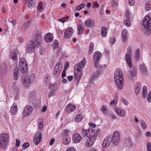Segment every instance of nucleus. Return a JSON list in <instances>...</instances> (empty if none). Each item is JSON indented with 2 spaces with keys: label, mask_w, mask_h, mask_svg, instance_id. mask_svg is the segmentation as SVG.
Listing matches in <instances>:
<instances>
[{
  "label": "nucleus",
  "mask_w": 151,
  "mask_h": 151,
  "mask_svg": "<svg viewBox=\"0 0 151 151\" xmlns=\"http://www.w3.org/2000/svg\"><path fill=\"white\" fill-rule=\"evenodd\" d=\"M83 118V116L81 114L77 115L74 119V121L76 122H78L81 121Z\"/></svg>",
  "instance_id": "obj_37"
},
{
  "label": "nucleus",
  "mask_w": 151,
  "mask_h": 151,
  "mask_svg": "<svg viewBox=\"0 0 151 151\" xmlns=\"http://www.w3.org/2000/svg\"><path fill=\"white\" fill-rule=\"evenodd\" d=\"M139 122L140 126L143 129H146L147 127V125L145 122L142 120H140Z\"/></svg>",
  "instance_id": "obj_42"
},
{
  "label": "nucleus",
  "mask_w": 151,
  "mask_h": 151,
  "mask_svg": "<svg viewBox=\"0 0 151 151\" xmlns=\"http://www.w3.org/2000/svg\"><path fill=\"white\" fill-rule=\"evenodd\" d=\"M55 93V91L53 88H50L49 89V92L48 93V96L49 98L53 95Z\"/></svg>",
  "instance_id": "obj_46"
},
{
  "label": "nucleus",
  "mask_w": 151,
  "mask_h": 151,
  "mask_svg": "<svg viewBox=\"0 0 151 151\" xmlns=\"http://www.w3.org/2000/svg\"><path fill=\"white\" fill-rule=\"evenodd\" d=\"M111 142V137L109 136L106 137L103 141L102 147L104 148H106L110 145Z\"/></svg>",
  "instance_id": "obj_17"
},
{
  "label": "nucleus",
  "mask_w": 151,
  "mask_h": 151,
  "mask_svg": "<svg viewBox=\"0 0 151 151\" xmlns=\"http://www.w3.org/2000/svg\"><path fill=\"white\" fill-rule=\"evenodd\" d=\"M96 137L95 131L92 130L89 135V137L87 140L86 144V147L89 148L93 145L95 141Z\"/></svg>",
  "instance_id": "obj_5"
},
{
  "label": "nucleus",
  "mask_w": 151,
  "mask_h": 151,
  "mask_svg": "<svg viewBox=\"0 0 151 151\" xmlns=\"http://www.w3.org/2000/svg\"><path fill=\"white\" fill-rule=\"evenodd\" d=\"M116 86L117 87L122 89L123 88L124 85V80H119L116 81H115Z\"/></svg>",
  "instance_id": "obj_27"
},
{
  "label": "nucleus",
  "mask_w": 151,
  "mask_h": 151,
  "mask_svg": "<svg viewBox=\"0 0 151 151\" xmlns=\"http://www.w3.org/2000/svg\"><path fill=\"white\" fill-rule=\"evenodd\" d=\"M36 2V0H30L28 4V7L29 8L31 9L34 7Z\"/></svg>",
  "instance_id": "obj_40"
},
{
  "label": "nucleus",
  "mask_w": 151,
  "mask_h": 151,
  "mask_svg": "<svg viewBox=\"0 0 151 151\" xmlns=\"http://www.w3.org/2000/svg\"><path fill=\"white\" fill-rule=\"evenodd\" d=\"M141 88V85L139 82H137L135 85L134 89L135 92L137 95L139 93Z\"/></svg>",
  "instance_id": "obj_31"
},
{
  "label": "nucleus",
  "mask_w": 151,
  "mask_h": 151,
  "mask_svg": "<svg viewBox=\"0 0 151 151\" xmlns=\"http://www.w3.org/2000/svg\"><path fill=\"white\" fill-rule=\"evenodd\" d=\"M76 108V107L74 106L71 104H69L66 107L65 111L67 112H70L73 111Z\"/></svg>",
  "instance_id": "obj_24"
},
{
  "label": "nucleus",
  "mask_w": 151,
  "mask_h": 151,
  "mask_svg": "<svg viewBox=\"0 0 151 151\" xmlns=\"http://www.w3.org/2000/svg\"><path fill=\"white\" fill-rule=\"evenodd\" d=\"M121 100L122 102L126 105H127L128 104V101L126 100L124 98L122 97L121 98Z\"/></svg>",
  "instance_id": "obj_57"
},
{
  "label": "nucleus",
  "mask_w": 151,
  "mask_h": 151,
  "mask_svg": "<svg viewBox=\"0 0 151 151\" xmlns=\"http://www.w3.org/2000/svg\"><path fill=\"white\" fill-rule=\"evenodd\" d=\"M62 66V65L60 61H59L56 63L54 69V76H59L61 71Z\"/></svg>",
  "instance_id": "obj_10"
},
{
  "label": "nucleus",
  "mask_w": 151,
  "mask_h": 151,
  "mask_svg": "<svg viewBox=\"0 0 151 151\" xmlns=\"http://www.w3.org/2000/svg\"><path fill=\"white\" fill-rule=\"evenodd\" d=\"M145 8L147 11L150 10L151 9V0L146 1Z\"/></svg>",
  "instance_id": "obj_39"
},
{
  "label": "nucleus",
  "mask_w": 151,
  "mask_h": 151,
  "mask_svg": "<svg viewBox=\"0 0 151 151\" xmlns=\"http://www.w3.org/2000/svg\"><path fill=\"white\" fill-rule=\"evenodd\" d=\"M42 139V134L39 132H37L35 134L34 137L33 141L35 142L36 145H38L41 142Z\"/></svg>",
  "instance_id": "obj_13"
},
{
  "label": "nucleus",
  "mask_w": 151,
  "mask_h": 151,
  "mask_svg": "<svg viewBox=\"0 0 151 151\" xmlns=\"http://www.w3.org/2000/svg\"><path fill=\"white\" fill-rule=\"evenodd\" d=\"M45 3L42 2H40L39 3L38 6L37 7V12L40 13L42 12L44 9L45 8Z\"/></svg>",
  "instance_id": "obj_22"
},
{
  "label": "nucleus",
  "mask_w": 151,
  "mask_h": 151,
  "mask_svg": "<svg viewBox=\"0 0 151 151\" xmlns=\"http://www.w3.org/2000/svg\"><path fill=\"white\" fill-rule=\"evenodd\" d=\"M50 79V77L49 75L47 74L45 75L44 77V80L46 83H48Z\"/></svg>",
  "instance_id": "obj_49"
},
{
  "label": "nucleus",
  "mask_w": 151,
  "mask_h": 151,
  "mask_svg": "<svg viewBox=\"0 0 151 151\" xmlns=\"http://www.w3.org/2000/svg\"><path fill=\"white\" fill-rule=\"evenodd\" d=\"M73 33V29L72 27L68 28L64 32V37L67 39L71 37Z\"/></svg>",
  "instance_id": "obj_16"
},
{
  "label": "nucleus",
  "mask_w": 151,
  "mask_h": 151,
  "mask_svg": "<svg viewBox=\"0 0 151 151\" xmlns=\"http://www.w3.org/2000/svg\"><path fill=\"white\" fill-rule=\"evenodd\" d=\"M53 35L51 33L46 34L44 37L45 40L47 43L51 42L53 40Z\"/></svg>",
  "instance_id": "obj_21"
},
{
  "label": "nucleus",
  "mask_w": 151,
  "mask_h": 151,
  "mask_svg": "<svg viewBox=\"0 0 151 151\" xmlns=\"http://www.w3.org/2000/svg\"><path fill=\"white\" fill-rule=\"evenodd\" d=\"M147 99L149 102H151V91H150L147 95Z\"/></svg>",
  "instance_id": "obj_56"
},
{
  "label": "nucleus",
  "mask_w": 151,
  "mask_h": 151,
  "mask_svg": "<svg viewBox=\"0 0 151 151\" xmlns=\"http://www.w3.org/2000/svg\"><path fill=\"white\" fill-rule=\"evenodd\" d=\"M85 6L84 3H82L81 4L77 6L76 7V9L78 11H80Z\"/></svg>",
  "instance_id": "obj_47"
},
{
  "label": "nucleus",
  "mask_w": 151,
  "mask_h": 151,
  "mask_svg": "<svg viewBox=\"0 0 151 151\" xmlns=\"http://www.w3.org/2000/svg\"><path fill=\"white\" fill-rule=\"evenodd\" d=\"M18 53L17 52H12L9 56L10 58L15 61L17 62L18 60L17 56Z\"/></svg>",
  "instance_id": "obj_25"
},
{
  "label": "nucleus",
  "mask_w": 151,
  "mask_h": 151,
  "mask_svg": "<svg viewBox=\"0 0 151 151\" xmlns=\"http://www.w3.org/2000/svg\"><path fill=\"white\" fill-rule=\"evenodd\" d=\"M92 130L95 131L94 129H91L89 130L82 129L80 133L82 136L84 137L87 136L89 137V135L90 134Z\"/></svg>",
  "instance_id": "obj_14"
},
{
  "label": "nucleus",
  "mask_w": 151,
  "mask_h": 151,
  "mask_svg": "<svg viewBox=\"0 0 151 151\" xmlns=\"http://www.w3.org/2000/svg\"><path fill=\"white\" fill-rule=\"evenodd\" d=\"M92 6H93V8H94V7H98L99 6V4L97 3L94 2L93 3V4H92Z\"/></svg>",
  "instance_id": "obj_63"
},
{
  "label": "nucleus",
  "mask_w": 151,
  "mask_h": 151,
  "mask_svg": "<svg viewBox=\"0 0 151 151\" xmlns=\"http://www.w3.org/2000/svg\"><path fill=\"white\" fill-rule=\"evenodd\" d=\"M101 110L103 111V113L104 114H106L108 111L106 109V106L105 105L102 106Z\"/></svg>",
  "instance_id": "obj_52"
},
{
  "label": "nucleus",
  "mask_w": 151,
  "mask_h": 151,
  "mask_svg": "<svg viewBox=\"0 0 151 151\" xmlns=\"http://www.w3.org/2000/svg\"><path fill=\"white\" fill-rule=\"evenodd\" d=\"M128 53L129 54L132 55L131 48L130 46H129L127 48V53Z\"/></svg>",
  "instance_id": "obj_58"
},
{
  "label": "nucleus",
  "mask_w": 151,
  "mask_h": 151,
  "mask_svg": "<svg viewBox=\"0 0 151 151\" xmlns=\"http://www.w3.org/2000/svg\"><path fill=\"white\" fill-rule=\"evenodd\" d=\"M34 80V78L31 76L28 77L24 76L22 78V82L23 85L25 87L29 86L32 83Z\"/></svg>",
  "instance_id": "obj_6"
},
{
  "label": "nucleus",
  "mask_w": 151,
  "mask_h": 151,
  "mask_svg": "<svg viewBox=\"0 0 151 151\" xmlns=\"http://www.w3.org/2000/svg\"><path fill=\"white\" fill-rule=\"evenodd\" d=\"M94 43L92 42H91L90 43V46L89 48L88 53L89 55H90L92 52L93 50Z\"/></svg>",
  "instance_id": "obj_45"
},
{
  "label": "nucleus",
  "mask_w": 151,
  "mask_h": 151,
  "mask_svg": "<svg viewBox=\"0 0 151 151\" xmlns=\"http://www.w3.org/2000/svg\"><path fill=\"white\" fill-rule=\"evenodd\" d=\"M128 31L126 29H124L122 32V39L123 41H125L127 40Z\"/></svg>",
  "instance_id": "obj_33"
},
{
  "label": "nucleus",
  "mask_w": 151,
  "mask_h": 151,
  "mask_svg": "<svg viewBox=\"0 0 151 151\" xmlns=\"http://www.w3.org/2000/svg\"><path fill=\"white\" fill-rule=\"evenodd\" d=\"M77 29L79 35L82 34L83 33V25L80 23L79 24L77 27Z\"/></svg>",
  "instance_id": "obj_41"
},
{
  "label": "nucleus",
  "mask_w": 151,
  "mask_h": 151,
  "mask_svg": "<svg viewBox=\"0 0 151 151\" xmlns=\"http://www.w3.org/2000/svg\"><path fill=\"white\" fill-rule=\"evenodd\" d=\"M128 75L130 78L134 77L136 75V71L134 68L132 69L128 72Z\"/></svg>",
  "instance_id": "obj_32"
},
{
  "label": "nucleus",
  "mask_w": 151,
  "mask_h": 151,
  "mask_svg": "<svg viewBox=\"0 0 151 151\" xmlns=\"http://www.w3.org/2000/svg\"><path fill=\"white\" fill-rule=\"evenodd\" d=\"M147 149V151H151V143L150 142H147L146 145Z\"/></svg>",
  "instance_id": "obj_53"
},
{
  "label": "nucleus",
  "mask_w": 151,
  "mask_h": 151,
  "mask_svg": "<svg viewBox=\"0 0 151 151\" xmlns=\"http://www.w3.org/2000/svg\"><path fill=\"white\" fill-rule=\"evenodd\" d=\"M29 144L28 142L24 143L23 145V146L24 148V149H25L28 147L29 146Z\"/></svg>",
  "instance_id": "obj_61"
},
{
  "label": "nucleus",
  "mask_w": 151,
  "mask_h": 151,
  "mask_svg": "<svg viewBox=\"0 0 151 151\" xmlns=\"http://www.w3.org/2000/svg\"><path fill=\"white\" fill-rule=\"evenodd\" d=\"M43 119L42 118H39L38 120V128L41 129L43 127Z\"/></svg>",
  "instance_id": "obj_36"
},
{
  "label": "nucleus",
  "mask_w": 151,
  "mask_h": 151,
  "mask_svg": "<svg viewBox=\"0 0 151 151\" xmlns=\"http://www.w3.org/2000/svg\"><path fill=\"white\" fill-rule=\"evenodd\" d=\"M146 29V32H145L146 35L148 36L151 35V28H145Z\"/></svg>",
  "instance_id": "obj_50"
},
{
  "label": "nucleus",
  "mask_w": 151,
  "mask_h": 151,
  "mask_svg": "<svg viewBox=\"0 0 151 151\" xmlns=\"http://www.w3.org/2000/svg\"><path fill=\"white\" fill-rule=\"evenodd\" d=\"M66 69H64L63 72L62 74V77L63 78L64 77H65L66 76Z\"/></svg>",
  "instance_id": "obj_64"
},
{
  "label": "nucleus",
  "mask_w": 151,
  "mask_h": 151,
  "mask_svg": "<svg viewBox=\"0 0 151 151\" xmlns=\"http://www.w3.org/2000/svg\"><path fill=\"white\" fill-rule=\"evenodd\" d=\"M134 3V0H129V4L130 6H133Z\"/></svg>",
  "instance_id": "obj_62"
},
{
  "label": "nucleus",
  "mask_w": 151,
  "mask_h": 151,
  "mask_svg": "<svg viewBox=\"0 0 151 151\" xmlns=\"http://www.w3.org/2000/svg\"><path fill=\"white\" fill-rule=\"evenodd\" d=\"M95 24L93 20L89 19L85 20L84 22L85 26L88 27H91L94 25Z\"/></svg>",
  "instance_id": "obj_19"
},
{
  "label": "nucleus",
  "mask_w": 151,
  "mask_h": 151,
  "mask_svg": "<svg viewBox=\"0 0 151 151\" xmlns=\"http://www.w3.org/2000/svg\"><path fill=\"white\" fill-rule=\"evenodd\" d=\"M99 72V71L96 70L93 73L91 80L92 83L95 79L99 77L100 74H101Z\"/></svg>",
  "instance_id": "obj_28"
},
{
  "label": "nucleus",
  "mask_w": 151,
  "mask_h": 151,
  "mask_svg": "<svg viewBox=\"0 0 151 151\" xmlns=\"http://www.w3.org/2000/svg\"><path fill=\"white\" fill-rule=\"evenodd\" d=\"M125 142L124 145L126 146H128L129 147H131L133 146V144L131 139L127 138L125 139Z\"/></svg>",
  "instance_id": "obj_30"
},
{
  "label": "nucleus",
  "mask_w": 151,
  "mask_h": 151,
  "mask_svg": "<svg viewBox=\"0 0 151 151\" xmlns=\"http://www.w3.org/2000/svg\"><path fill=\"white\" fill-rule=\"evenodd\" d=\"M70 140L71 138L70 136H67L66 137H62V142L65 145H67L69 144L70 142Z\"/></svg>",
  "instance_id": "obj_29"
},
{
  "label": "nucleus",
  "mask_w": 151,
  "mask_h": 151,
  "mask_svg": "<svg viewBox=\"0 0 151 151\" xmlns=\"http://www.w3.org/2000/svg\"><path fill=\"white\" fill-rule=\"evenodd\" d=\"M86 63L85 58L80 62L79 64H76L75 69V79L79 81L82 76V68H84Z\"/></svg>",
  "instance_id": "obj_2"
},
{
  "label": "nucleus",
  "mask_w": 151,
  "mask_h": 151,
  "mask_svg": "<svg viewBox=\"0 0 151 151\" xmlns=\"http://www.w3.org/2000/svg\"><path fill=\"white\" fill-rule=\"evenodd\" d=\"M112 138V143L114 146L118 145L120 135L119 132L115 131L113 134Z\"/></svg>",
  "instance_id": "obj_7"
},
{
  "label": "nucleus",
  "mask_w": 151,
  "mask_h": 151,
  "mask_svg": "<svg viewBox=\"0 0 151 151\" xmlns=\"http://www.w3.org/2000/svg\"><path fill=\"white\" fill-rule=\"evenodd\" d=\"M69 133V131L68 130L64 131L63 133V137H66L67 136H70Z\"/></svg>",
  "instance_id": "obj_48"
},
{
  "label": "nucleus",
  "mask_w": 151,
  "mask_h": 151,
  "mask_svg": "<svg viewBox=\"0 0 151 151\" xmlns=\"http://www.w3.org/2000/svg\"><path fill=\"white\" fill-rule=\"evenodd\" d=\"M104 69V67L102 65H100L98 67L97 70L98 71H99V73H101V72Z\"/></svg>",
  "instance_id": "obj_55"
},
{
  "label": "nucleus",
  "mask_w": 151,
  "mask_h": 151,
  "mask_svg": "<svg viewBox=\"0 0 151 151\" xmlns=\"http://www.w3.org/2000/svg\"><path fill=\"white\" fill-rule=\"evenodd\" d=\"M58 40H56L54 41V43L53 44V47L55 49L58 48Z\"/></svg>",
  "instance_id": "obj_51"
},
{
  "label": "nucleus",
  "mask_w": 151,
  "mask_h": 151,
  "mask_svg": "<svg viewBox=\"0 0 151 151\" xmlns=\"http://www.w3.org/2000/svg\"><path fill=\"white\" fill-rule=\"evenodd\" d=\"M107 34V28L106 27H102L101 28V35L102 37H106Z\"/></svg>",
  "instance_id": "obj_35"
},
{
  "label": "nucleus",
  "mask_w": 151,
  "mask_h": 151,
  "mask_svg": "<svg viewBox=\"0 0 151 151\" xmlns=\"http://www.w3.org/2000/svg\"><path fill=\"white\" fill-rule=\"evenodd\" d=\"M18 111V107L16 104L14 103L11 106L10 109V112L12 115H15Z\"/></svg>",
  "instance_id": "obj_23"
},
{
  "label": "nucleus",
  "mask_w": 151,
  "mask_h": 151,
  "mask_svg": "<svg viewBox=\"0 0 151 151\" xmlns=\"http://www.w3.org/2000/svg\"><path fill=\"white\" fill-rule=\"evenodd\" d=\"M42 42V38L40 33L39 32H36L34 34L32 41L29 42L27 46V50L28 52H34L35 48L40 45Z\"/></svg>",
  "instance_id": "obj_1"
},
{
  "label": "nucleus",
  "mask_w": 151,
  "mask_h": 151,
  "mask_svg": "<svg viewBox=\"0 0 151 151\" xmlns=\"http://www.w3.org/2000/svg\"><path fill=\"white\" fill-rule=\"evenodd\" d=\"M143 25L145 28H151V18L145 16L143 20Z\"/></svg>",
  "instance_id": "obj_9"
},
{
  "label": "nucleus",
  "mask_w": 151,
  "mask_h": 151,
  "mask_svg": "<svg viewBox=\"0 0 151 151\" xmlns=\"http://www.w3.org/2000/svg\"><path fill=\"white\" fill-rule=\"evenodd\" d=\"M18 67L19 70L22 73H25L27 72L28 69L27 63L24 58H20Z\"/></svg>",
  "instance_id": "obj_3"
},
{
  "label": "nucleus",
  "mask_w": 151,
  "mask_h": 151,
  "mask_svg": "<svg viewBox=\"0 0 151 151\" xmlns=\"http://www.w3.org/2000/svg\"><path fill=\"white\" fill-rule=\"evenodd\" d=\"M9 141V136L7 133L0 134V146L2 148L5 147Z\"/></svg>",
  "instance_id": "obj_4"
},
{
  "label": "nucleus",
  "mask_w": 151,
  "mask_h": 151,
  "mask_svg": "<svg viewBox=\"0 0 151 151\" xmlns=\"http://www.w3.org/2000/svg\"><path fill=\"white\" fill-rule=\"evenodd\" d=\"M19 71L17 69H14L13 71V77L14 79L15 80H17L19 77Z\"/></svg>",
  "instance_id": "obj_38"
},
{
  "label": "nucleus",
  "mask_w": 151,
  "mask_h": 151,
  "mask_svg": "<svg viewBox=\"0 0 151 151\" xmlns=\"http://www.w3.org/2000/svg\"><path fill=\"white\" fill-rule=\"evenodd\" d=\"M126 19L124 20L123 23L127 26H130V21L133 18L129 10L126 11Z\"/></svg>",
  "instance_id": "obj_8"
},
{
  "label": "nucleus",
  "mask_w": 151,
  "mask_h": 151,
  "mask_svg": "<svg viewBox=\"0 0 151 151\" xmlns=\"http://www.w3.org/2000/svg\"><path fill=\"white\" fill-rule=\"evenodd\" d=\"M135 58L136 60L138 61L139 60L140 58V52L139 50L137 49L135 53Z\"/></svg>",
  "instance_id": "obj_44"
},
{
  "label": "nucleus",
  "mask_w": 151,
  "mask_h": 151,
  "mask_svg": "<svg viewBox=\"0 0 151 151\" xmlns=\"http://www.w3.org/2000/svg\"><path fill=\"white\" fill-rule=\"evenodd\" d=\"M66 151H76V149L73 147L68 148Z\"/></svg>",
  "instance_id": "obj_60"
},
{
  "label": "nucleus",
  "mask_w": 151,
  "mask_h": 151,
  "mask_svg": "<svg viewBox=\"0 0 151 151\" xmlns=\"http://www.w3.org/2000/svg\"><path fill=\"white\" fill-rule=\"evenodd\" d=\"M132 55L129 54L128 53H126L125 56V59L127 64L130 68L132 67Z\"/></svg>",
  "instance_id": "obj_18"
},
{
  "label": "nucleus",
  "mask_w": 151,
  "mask_h": 151,
  "mask_svg": "<svg viewBox=\"0 0 151 151\" xmlns=\"http://www.w3.org/2000/svg\"><path fill=\"white\" fill-rule=\"evenodd\" d=\"M117 114L120 116H123L125 115V111L122 109H117L116 111Z\"/></svg>",
  "instance_id": "obj_34"
},
{
  "label": "nucleus",
  "mask_w": 151,
  "mask_h": 151,
  "mask_svg": "<svg viewBox=\"0 0 151 151\" xmlns=\"http://www.w3.org/2000/svg\"><path fill=\"white\" fill-rule=\"evenodd\" d=\"M32 108L30 106H26L22 113L23 115L25 117L28 116L32 112Z\"/></svg>",
  "instance_id": "obj_12"
},
{
  "label": "nucleus",
  "mask_w": 151,
  "mask_h": 151,
  "mask_svg": "<svg viewBox=\"0 0 151 151\" xmlns=\"http://www.w3.org/2000/svg\"><path fill=\"white\" fill-rule=\"evenodd\" d=\"M30 21H29L24 24L23 27L25 29H27L28 28L30 24Z\"/></svg>",
  "instance_id": "obj_54"
},
{
  "label": "nucleus",
  "mask_w": 151,
  "mask_h": 151,
  "mask_svg": "<svg viewBox=\"0 0 151 151\" xmlns=\"http://www.w3.org/2000/svg\"><path fill=\"white\" fill-rule=\"evenodd\" d=\"M116 39L115 37H111L110 40V42L111 44H114L116 41Z\"/></svg>",
  "instance_id": "obj_59"
},
{
  "label": "nucleus",
  "mask_w": 151,
  "mask_h": 151,
  "mask_svg": "<svg viewBox=\"0 0 151 151\" xmlns=\"http://www.w3.org/2000/svg\"><path fill=\"white\" fill-rule=\"evenodd\" d=\"M139 68L141 73L143 75H145L147 73V70L145 65L142 64L140 65Z\"/></svg>",
  "instance_id": "obj_26"
},
{
  "label": "nucleus",
  "mask_w": 151,
  "mask_h": 151,
  "mask_svg": "<svg viewBox=\"0 0 151 151\" xmlns=\"http://www.w3.org/2000/svg\"><path fill=\"white\" fill-rule=\"evenodd\" d=\"M142 97L144 98H146L147 94V88L146 86L143 87L142 90Z\"/></svg>",
  "instance_id": "obj_43"
},
{
  "label": "nucleus",
  "mask_w": 151,
  "mask_h": 151,
  "mask_svg": "<svg viewBox=\"0 0 151 151\" xmlns=\"http://www.w3.org/2000/svg\"><path fill=\"white\" fill-rule=\"evenodd\" d=\"M101 55V53L99 51L96 52L94 53V58L95 61V67L96 68L99 65L98 61L100 60Z\"/></svg>",
  "instance_id": "obj_15"
},
{
  "label": "nucleus",
  "mask_w": 151,
  "mask_h": 151,
  "mask_svg": "<svg viewBox=\"0 0 151 151\" xmlns=\"http://www.w3.org/2000/svg\"><path fill=\"white\" fill-rule=\"evenodd\" d=\"M82 139V137L80 134L78 133L75 134L73 137V141L76 143L79 142Z\"/></svg>",
  "instance_id": "obj_20"
},
{
  "label": "nucleus",
  "mask_w": 151,
  "mask_h": 151,
  "mask_svg": "<svg viewBox=\"0 0 151 151\" xmlns=\"http://www.w3.org/2000/svg\"><path fill=\"white\" fill-rule=\"evenodd\" d=\"M114 78L115 81L124 80L122 71L120 69L118 68L115 70Z\"/></svg>",
  "instance_id": "obj_11"
}]
</instances>
